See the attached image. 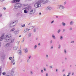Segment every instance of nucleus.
<instances>
[{
	"instance_id": "f257e3e1",
	"label": "nucleus",
	"mask_w": 76,
	"mask_h": 76,
	"mask_svg": "<svg viewBox=\"0 0 76 76\" xmlns=\"http://www.w3.org/2000/svg\"><path fill=\"white\" fill-rule=\"evenodd\" d=\"M25 9L27 10H29L28 13L29 15H33L35 13L36 9H32V7L31 6H29L28 7L25 8Z\"/></svg>"
},
{
	"instance_id": "f03ea898",
	"label": "nucleus",
	"mask_w": 76,
	"mask_h": 76,
	"mask_svg": "<svg viewBox=\"0 0 76 76\" xmlns=\"http://www.w3.org/2000/svg\"><path fill=\"white\" fill-rule=\"evenodd\" d=\"M12 38V36L10 34L7 35L4 38V41L6 42L10 41V40Z\"/></svg>"
},
{
	"instance_id": "7ed1b4c3",
	"label": "nucleus",
	"mask_w": 76,
	"mask_h": 76,
	"mask_svg": "<svg viewBox=\"0 0 76 76\" xmlns=\"http://www.w3.org/2000/svg\"><path fill=\"white\" fill-rule=\"evenodd\" d=\"M22 6V4L20 3H17L15 4L14 9L17 10L18 9L21 8Z\"/></svg>"
},
{
	"instance_id": "20e7f679",
	"label": "nucleus",
	"mask_w": 76,
	"mask_h": 76,
	"mask_svg": "<svg viewBox=\"0 0 76 76\" xmlns=\"http://www.w3.org/2000/svg\"><path fill=\"white\" fill-rule=\"evenodd\" d=\"M41 2L39 0L34 4V7L36 8L40 7H41Z\"/></svg>"
},
{
	"instance_id": "39448f33",
	"label": "nucleus",
	"mask_w": 76,
	"mask_h": 76,
	"mask_svg": "<svg viewBox=\"0 0 76 76\" xmlns=\"http://www.w3.org/2000/svg\"><path fill=\"white\" fill-rule=\"evenodd\" d=\"M18 23V21L15 20V21L11 22L10 24V26L11 27H13V26H15V25Z\"/></svg>"
},
{
	"instance_id": "423d86ee",
	"label": "nucleus",
	"mask_w": 76,
	"mask_h": 76,
	"mask_svg": "<svg viewBox=\"0 0 76 76\" xmlns=\"http://www.w3.org/2000/svg\"><path fill=\"white\" fill-rule=\"evenodd\" d=\"M41 3H42L43 4H45L47 3L48 2V0H39Z\"/></svg>"
},
{
	"instance_id": "0eeeda50",
	"label": "nucleus",
	"mask_w": 76,
	"mask_h": 76,
	"mask_svg": "<svg viewBox=\"0 0 76 76\" xmlns=\"http://www.w3.org/2000/svg\"><path fill=\"white\" fill-rule=\"evenodd\" d=\"M59 9L60 10H62V9H64L65 8V7L62 5H59Z\"/></svg>"
},
{
	"instance_id": "6e6552de",
	"label": "nucleus",
	"mask_w": 76,
	"mask_h": 76,
	"mask_svg": "<svg viewBox=\"0 0 76 76\" xmlns=\"http://www.w3.org/2000/svg\"><path fill=\"white\" fill-rule=\"evenodd\" d=\"M52 9V7H51L50 6H48L47 7V8H46L45 10L47 11L48 10H51Z\"/></svg>"
},
{
	"instance_id": "1a4fd4ad",
	"label": "nucleus",
	"mask_w": 76,
	"mask_h": 76,
	"mask_svg": "<svg viewBox=\"0 0 76 76\" xmlns=\"http://www.w3.org/2000/svg\"><path fill=\"white\" fill-rule=\"evenodd\" d=\"M4 35H1V37H0V41H2L3 39H4Z\"/></svg>"
},
{
	"instance_id": "9d476101",
	"label": "nucleus",
	"mask_w": 76,
	"mask_h": 76,
	"mask_svg": "<svg viewBox=\"0 0 76 76\" xmlns=\"http://www.w3.org/2000/svg\"><path fill=\"white\" fill-rule=\"evenodd\" d=\"M11 76H15V72L14 71H12L11 72Z\"/></svg>"
},
{
	"instance_id": "9b49d317",
	"label": "nucleus",
	"mask_w": 76,
	"mask_h": 76,
	"mask_svg": "<svg viewBox=\"0 0 76 76\" xmlns=\"http://www.w3.org/2000/svg\"><path fill=\"white\" fill-rule=\"evenodd\" d=\"M9 46V43H7V44L5 45H4V47L5 48H7V47H8Z\"/></svg>"
},
{
	"instance_id": "f8f14e48",
	"label": "nucleus",
	"mask_w": 76,
	"mask_h": 76,
	"mask_svg": "<svg viewBox=\"0 0 76 76\" xmlns=\"http://www.w3.org/2000/svg\"><path fill=\"white\" fill-rule=\"evenodd\" d=\"M52 37L53 38V39H56V36H55V35H54V34H52Z\"/></svg>"
},
{
	"instance_id": "ddd939ff",
	"label": "nucleus",
	"mask_w": 76,
	"mask_h": 76,
	"mask_svg": "<svg viewBox=\"0 0 76 76\" xmlns=\"http://www.w3.org/2000/svg\"><path fill=\"white\" fill-rule=\"evenodd\" d=\"M18 54H19V55H20L21 54H22V51H21L20 50H18Z\"/></svg>"
},
{
	"instance_id": "4468645a",
	"label": "nucleus",
	"mask_w": 76,
	"mask_h": 76,
	"mask_svg": "<svg viewBox=\"0 0 76 76\" xmlns=\"http://www.w3.org/2000/svg\"><path fill=\"white\" fill-rule=\"evenodd\" d=\"M24 50L25 53H28V49L27 48H26L24 49Z\"/></svg>"
},
{
	"instance_id": "2eb2a0df",
	"label": "nucleus",
	"mask_w": 76,
	"mask_h": 76,
	"mask_svg": "<svg viewBox=\"0 0 76 76\" xmlns=\"http://www.w3.org/2000/svg\"><path fill=\"white\" fill-rule=\"evenodd\" d=\"M15 41V39L13 38L11 39V41L10 42V43H12L13 42Z\"/></svg>"
},
{
	"instance_id": "dca6fc26",
	"label": "nucleus",
	"mask_w": 76,
	"mask_h": 76,
	"mask_svg": "<svg viewBox=\"0 0 76 76\" xmlns=\"http://www.w3.org/2000/svg\"><path fill=\"white\" fill-rule=\"evenodd\" d=\"M61 25L63 26H66V23H64V22H63L61 23Z\"/></svg>"
},
{
	"instance_id": "f3484780",
	"label": "nucleus",
	"mask_w": 76,
	"mask_h": 76,
	"mask_svg": "<svg viewBox=\"0 0 76 76\" xmlns=\"http://www.w3.org/2000/svg\"><path fill=\"white\" fill-rule=\"evenodd\" d=\"M17 49H18V46H15L14 47L13 50H16Z\"/></svg>"
},
{
	"instance_id": "a211bd4d",
	"label": "nucleus",
	"mask_w": 76,
	"mask_h": 76,
	"mask_svg": "<svg viewBox=\"0 0 76 76\" xmlns=\"http://www.w3.org/2000/svg\"><path fill=\"white\" fill-rule=\"evenodd\" d=\"M14 33L15 35H17V34H18L19 33V31H15L14 32Z\"/></svg>"
},
{
	"instance_id": "6ab92c4d",
	"label": "nucleus",
	"mask_w": 76,
	"mask_h": 76,
	"mask_svg": "<svg viewBox=\"0 0 76 76\" xmlns=\"http://www.w3.org/2000/svg\"><path fill=\"white\" fill-rule=\"evenodd\" d=\"M37 48V45H35L34 47V50H36Z\"/></svg>"
},
{
	"instance_id": "aec40b11",
	"label": "nucleus",
	"mask_w": 76,
	"mask_h": 76,
	"mask_svg": "<svg viewBox=\"0 0 76 76\" xmlns=\"http://www.w3.org/2000/svg\"><path fill=\"white\" fill-rule=\"evenodd\" d=\"M28 37H31L32 36V33H30L28 34Z\"/></svg>"
},
{
	"instance_id": "412c9836",
	"label": "nucleus",
	"mask_w": 76,
	"mask_h": 76,
	"mask_svg": "<svg viewBox=\"0 0 76 76\" xmlns=\"http://www.w3.org/2000/svg\"><path fill=\"white\" fill-rule=\"evenodd\" d=\"M64 54H67V50L66 49H64Z\"/></svg>"
},
{
	"instance_id": "4be33fe9",
	"label": "nucleus",
	"mask_w": 76,
	"mask_h": 76,
	"mask_svg": "<svg viewBox=\"0 0 76 76\" xmlns=\"http://www.w3.org/2000/svg\"><path fill=\"white\" fill-rule=\"evenodd\" d=\"M25 10H24V13H27V11H26V10H27L26 9H25Z\"/></svg>"
},
{
	"instance_id": "5701e85b",
	"label": "nucleus",
	"mask_w": 76,
	"mask_h": 76,
	"mask_svg": "<svg viewBox=\"0 0 76 76\" xmlns=\"http://www.w3.org/2000/svg\"><path fill=\"white\" fill-rule=\"evenodd\" d=\"M37 29V28H34L33 30V32L34 33L36 32V30Z\"/></svg>"
},
{
	"instance_id": "b1692460",
	"label": "nucleus",
	"mask_w": 76,
	"mask_h": 76,
	"mask_svg": "<svg viewBox=\"0 0 76 76\" xmlns=\"http://www.w3.org/2000/svg\"><path fill=\"white\" fill-rule=\"evenodd\" d=\"M15 28H12L10 31V32H12L13 31H15Z\"/></svg>"
},
{
	"instance_id": "393cba45",
	"label": "nucleus",
	"mask_w": 76,
	"mask_h": 76,
	"mask_svg": "<svg viewBox=\"0 0 76 76\" xmlns=\"http://www.w3.org/2000/svg\"><path fill=\"white\" fill-rule=\"evenodd\" d=\"M60 32H61V29H59L58 31H57V32L58 34H59Z\"/></svg>"
},
{
	"instance_id": "a878e982",
	"label": "nucleus",
	"mask_w": 76,
	"mask_h": 76,
	"mask_svg": "<svg viewBox=\"0 0 76 76\" xmlns=\"http://www.w3.org/2000/svg\"><path fill=\"white\" fill-rule=\"evenodd\" d=\"M11 61H12V63H13V62H14V61H15V59H14V58H12V59Z\"/></svg>"
},
{
	"instance_id": "bb28decb",
	"label": "nucleus",
	"mask_w": 76,
	"mask_h": 76,
	"mask_svg": "<svg viewBox=\"0 0 76 76\" xmlns=\"http://www.w3.org/2000/svg\"><path fill=\"white\" fill-rule=\"evenodd\" d=\"M30 62V59H28L27 60V63H29Z\"/></svg>"
},
{
	"instance_id": "cd10ccee",
	"label": "nucleus",
	"mask_w": 76,
	"mask_h": 76,
	"mask_svg": "<svg viewBox=\"0 0 76 76\" xmlns=\"http://www.w3.org/2000/svg\"><path fill=\"white\" fill-rule=\"evenodd\" d=\"M28 31V28H26L25 29L24 31V32L25 33L26 32H27V31Z\"/></svg>"
},
{
	"instance_id": "c85d7f7f",
	"label": "nucleus",
	"mask_w": 76,
	"mask_h": 76,
	"mask_svg": "<svg viewBox=\"0 0 76 76\" xmlns=\"http://www.w3.org/2000/svg\"><path fill=\"white\" fill-rule=\"evenodd\" d=\"M4 57H5L4 55H2L1 57V58H2V59H4Z\"/></svg>"
},
{
	"instance_id": "c756f323",
	"label": "nucleus",
	"mask_w": 76,
	"mask_h": 76,
	"mask_svg": "<svg viewBox=\"0 0 76 76\" xmlns=\"http://www.w3.org/2000/svg\"><path fill=\"white\" fill-rule=\"evenodd\" d=\"M20 1V0H15V3H18V2H19Z\"/></svg>"
},
{
	"instance_id": "7c9ffc66",
	"label": "nucleus",
	"mask_w": 76,
	"mask_h": 76,
	"mask_svg": "<svg viewBox=\"0 0 76 76\" xmlns=\"http://www.w3.org/2000/svg\"><path fill=\"white\" fill-rule=\"evenodd\" d=\"M46 58H47V59H48V54H46Z\"/></svg>"
},
{
	"instance_id": "2f4dec72",
	"label": "nucleus",
	"mask_w": 76,
	"mask_h": 76,
	"mask_svg": "<svg viewBox=\"0 0 76 76\" xmlns=\"http://www.w3.org/2000/svg\"><path fill=\"white\" fill-rule=\"evenodd\" d=\"M11 3H16L15 1V0H13L12 1H11Z\"/></svg>"
},
{
	"instance_id": "473e14b6",
	"label": "nucleus",
	"mask_w": 76,
	"mask_h": 76,
	"mask_svg": "<svg viewBox=\"0 0 76 76\" xmlns=\"http://www.w3.org/2000/svg\"><path fill=\"white\" fill-rule=\"evenodd\" d=\"M71 44H74V43H75V41L73 40L71 42Z\"/></svg>"
},
{
	"instance_id": "72a5a7b5",
	"label": "nucleus",
	"mask_w": 76,
	"mask_h": 76,
	"mask_svg": "<svg viewBox=\"0 0 76 76\" xmlns=\"http://www.w3.org/2000/svg\"><path fill=\"white\" fill-rule=\"evenodd\" d=\"M25 25L23 24V25H22L21 26V28H22L23 27H25Z\"/></svg>"
},
{
	"instance_id": "f704fd0d",
	"label": "nucleus",
	"mask_w": 76,
	"mask_h": 76,
	"mask_svg": "<svg viewBox=\"0 0 76 76\" xmlns=\"http://www.w3.org/2000/svg\"><path fill=\"white\" fill-rule=\"evenodd\" d=\"M70 25H73V21H71V22H70Z\"/></svg>"
},
{
	"instance_id": "c9c22d12",
	"label": "nucleus",
	"mask_w": 76,
	"mask_h": 76,
	"mask_svg": "<svg viewBox=\"0 0 76 76\" xmlns=\"http://www.w3.org/2000/svg\"><path fill=\"white\" fill-rule=\"evenodd\" d=\"M60 48H61V45H59L58 47V49H60Z\"/></svg>"
},
{
	"instance_id": "e433bc0d",
	"label": "nucleus",
	"mask_w": 76,
	"mask_h": 76,
	"mask_svg": "<svg viewBox=\"0 0 76 76\" xmlns=\"http://www.w3.org/2000/svg\"><path fill=\"white\" fill-rule=\"evenodd\" d=\"M54 20H53L51 22V24H52L53 23H54Z\"/></svg>"
},
{
	"instance_id": "4c0bfd02",
	"label": "nucleus",
	"mask_w": 76,
	"mask_h": 76,
	"mask_svg": "<svg viewBox=\"0 0 76 76\" xmlns=\"http://www.w3.org/2000/svg\"><path fill=\"white\" fill-rule=\"evenodd\" d=\"M60 39L61 40H62V39H63V36H61Z\"/></svg>"
},
{
	"instance_id": "58836bf2",
	"label": "nucleus",
	"mask_w": 76,
	"mask_h": 76,
	"mask_svg": "<svg viewBox=\"0 0 76 76\" xmlns=\"http://www.w3.org/2000/svg\"><path fill=\"white\" fill-rule=\"evenodd\" d=\"M66 3H67V2L66 1H65L64 2V5H65V4H66Z\"/></svg>"
},
{
	"instance_id": "ea45409f",
	"label": "nucleus",
	"mask_w": 76,
	"mask_h": 76,
	"mask_svg": "<svg viewBox=\"0 0 76 76\" xmlns=\"http://www.w3.org/2000/svg\"><path fill=\"white\" fill-rule=\"evenodd\" d=\"M12 57H10L9 58V60H12Z\"/></svg>"
},
{
	"instance_id": "a19ab883",
	"label": "nucleus",
	"mask_w": 76,
	"mask_h": 76,
	"mask_svg": "<svg viewBox=\"0 0 76 76\" xmlns=\"http://www.w3.org/2000/svg\"><path fill=\"white\" fill-rule=\"evenodd\" d=\"M31 56H29L28 57V59H31Z\"/></svg>"
},
{
	"instance_id": "79ce46f5",
	"label": "nucleus",
	"mask_w": 76,
	"mask_h": 76,
	"mask_svg": "<svg viewBox=\"0 0 76 76\" xmlns=\"http://www.w3.org/2000/svg\"><path fill=\"white\" fill-rule=\"evenodd\" d=\"M52 43H53V40H51L50 42V43L52 44Z\"/></svg>"
},
{
	"instance_id": "37998d69",
	"label": "nucleus",
	"mask_w": 76,
	"mask_h": 76,
	"mask_svg": "<svg viewBox=\"0 0 76 76\" xmlns=\"http://www.w3.org/2000/svg\"><path fill=\"white\" fill-rule=\"evenodd\" d=\"M43 70L45 72H46V71H47V70H46V69L45 68H44Z\"/></svg>"
},
{
	"instance_id": "c03bdc74",
	"label": "nucleus",
	"mask_w": 76,
	"mask_h": 76,
	"mask_svg": "<svg viewBox=\"0 0 76 76\" xmlns=\"http://www.w3.org/2000/svg\"><path fill=\"white\" fill-rule=\"evenodd\" d=\"M17 44H18V45H19V41H17Z\"/></svg>"
},
{
	"instance_id": "a18cd8bd",
	"label": "nucleus",
	"mask_w": 76,
	"mask_h": 76,
	"mask_svg": "<svg viewBox=\"0 0 76 76\" xmlns=\"http://www.w3.org/2000/svg\"><path fill=\"white\" fill-rule=\"evenodd\" d=\"M31 28H32V29H33V28H35V26H31Z\"/></svg>"
},
{
	"instance_id": "49530a36",
	"label": "nucleus",
	"mask_w": 76,
	"mask_h": 76,
	"mask_svg": "<svg viewBox=\"0 0 76 76\" xmlns=\"http://www.w3.org/2000/svg\"><path fill=\"white\" fill-rule=\"evenodd\" d=\"M75 74V73H74V72H72V76H73V75H74Z\"/></svg>"
},
{
	"instance_id": "de8ad7c7",
	"label": "nucleus",
	"mask_w": 76,
	"mask_h": 76,
	"mask_svg": "<svg viewBox=\"0 0 76 76\" xmlns=\"http://www.w3.org/2000/svg\"><path fill=\"white\" fill-rule=\"evenodd\" d=\"M41 72L42 73H44V71L42 69L41 70Z\"/></svg>"
},
{
	"instance_id": "09e8293b",
	"label": "nucleus",
	"mask_w": 76,
	"mask_h": 76,
	"mask_svg": "<svg viewBox=\"0 0 76 76\" xmlns=\"http://www.w3.org/2000/svg\"><path fill=\"white\" fill-rule=\"evenodd\" d=\"M72 28L70 27V28H69V30H70V31H72Z\"/></svg>"
},
{
	"instance_id": "8fccbe9b",
	"label": "nucleus",
	"mask_w": 76,
	"mask_h": 76,
	"mask_svg": "<svg viewBox=\"0 0 76 76\" xmlns=\"http://www.w3.org/2000/svg\"><path fill=\"white\" fill-rule=\"evenodd\" d=\"M53 45L50 48V49H53Z\"/></svg>"
},
{
	"instance_id": "3c124183",
	"label": "nucleus",
	"mask_w": 76,
	"mask_h": 76,
	"mask_svg": "<svg viewBox=\"0 0 76 76\" xmlns=\"http://www.w3.org/2000/svg\"><path fill=\"white\" fill-rule=\"evenodd\" d=\"M2 74H3V75H6V73L3 72V73H2Z\"/></svg>"
},
{
	"instance_id": "603ef678",
	"label": "nucleus",
	"mask_w": 76,
	"mask_h": 76,
	"mask_svg": "<svg viewBox=\"0 0 76 76\" xmlns=\"http://www.w3.org/2000/svg\"><path fill=\"white\" fill-rule=\"evenodd\" d=\"M30 73L31 75H32L33 74V72H32V71H31Z\"/></svg>"
},
{
	"instance_id": "864d4df0",
	"label": "nucleus",
	"mask_w": 76,
	"mask_h": 76,
	"mask_svg": "<svg viewBox=\"0 0 76 76\" xmlns=\"http://www.w3.org/2000/svg\"><path fill=\"white\" fill-rule=\"evenodd\" d=\"M3 9L4 10H6V8L5 7H3Z\"/></svg>"
},
{
	"instance_id": "5fc2aeb1",
	"label": "nucleus",
	"mask_w": 76,
	"mask_h": 76,
	"mask_svg": "<svg viewBox=\"0 0 76 76\" xmlns=\"http://www.w3.org/2000/svg\"><path fill=\"white\" fill-rule=\"evenodd\" d=\"M67 58H66V57L65 58V61H66V60H67Z\"/></svg>"
},
{
	"instance_id": "6e6d98bb",
	"label": "nucleus",
	"mask_w": 76,
	"mask_h": 76,
	"mask_svg": "<svg viewBox=\"0 0 76 76\" xmlns=\"http://www.w3.org/2000/svg\"><path fill=\"white\" fill-rule=\"evenodd\" d=\"M50 67L51 69H53V66H50Z\"/></svg>"
},
{
	"instance_id": "4d7b16f0",
	"label": "nucleus",
	"mask_w": 76,
	"mask_h": 76,
	"mask_svg": "<svg viewBox=\"0 0 76 76\" xmlns=\"http://www.w3.org/2000/svg\"><path fill=\"white\" fill-rule=\"evenodd\" d=\"M64 71H65V69H63L62 70V72H64Z\"/></svg>"
},
{
	"instance_id": "13d9d810",
	"label": "nucleus",
	"mask_w": 76,
	"mask_h": 76,
	"mask_svg": "<svg viewBox=\"0 0 76 76\" xmlns=\"http://www.w3.org/2000/svg\"><path fill=\"white\" fill-rule=\"evenodd\" d=\"M23 73H24V72H25V70L24 69L23 70Z\"/></svg>"
},
{
	"instance_id": "bf43d9fd",
	"label": "nucleus",
	"mask_w": 76,
	"mask_h": 76,
	"mask_svg": "<svg viewBox=\"0 0 76 76\" xmlns=\"http://www.w3.org/2000/svg\"><path fill=\"white\" fill-rule=\"evenodd\" d=\"M64 31H65V29H63V32H64Z\"/></svg>"
},
{
	"instance_id": "052dcab7",
	"label": "nucleus",
	"mask_w": 76,
	"mask_h": 76,
	"mask_svg": "<svg viewBox=\"0 0 76 76\" xmlns=\"http://www.w3.org/2000/svg\"><path fill=\"white\" fill-rule=\"evenodd\" d=\"M48 73H46V76H48Z\"/></svg>"
},
{
	"instance_id": "680f3d73",
	"label": "nucleus",
	"mask_w": 76,
	"mask_h": 76,
	"mask_svg": "<svg viewBox=\"0 0 76 76\" xmlns=\"http://www.w3.org/2000/svg\"><path fill=\"white\" fill-rule=\"evenodd\" d=\"M56 72H58V69H56Z\"/></svg>"
},
{
	"instance_id": "e2e57ef3",
	"label": "nucleus",
	"mask_w": 76,
	"mask_h": 76,
	"mask_svg": "<svg viewBox=\"0 0 76 76\" xmlns=\"http://www.w3.org/2000/svg\"><path fill=\"white\" fill-rule=\"evenodd\" d=\"M4 1V0H0V1L1 2Z\"/></svg>"
},
{
	"instance_id": "0e129e2a",
	"label": "nucleus",
	"mask_w": 76,
	"mask_h": 76,
	"mask_svg": "<svg viewBox=\"0 0 76 76\" xmlns=\"http://www.w3.org/2000/svg\"><path fill=\"white\" fill-rule=\"evenodd\" d=\"M15 62H14L13 63V65H15Z\"/></svg>"
},
{
	"instance_id": "69168bd1",
	"label": "nucleus",
	"mask_w": 76,
	"mask_h": 76,
	"mask_svg": "<svg viewBox=\"0 0 76 76\" xmlns=\"http://www.w3.org/2000/svg\"><path fill=\"white\" fill-rule=\"evenodd\" d=\"M38 45H41V43H39L38 44Z\"/></svg>"
},
{
	"instance_id": "338daca9",
	"label": "nucleus",
	"mask_w": 76,
	"mask_h": 76,
	"mask_svg": "<svg viewBox=\"0 0 76 76\" xmlns=\"http://www.w3.org/2000/svg\"><path fill=\"white\" fill-rule=\"evenodd\" d=\"M1 16H2V14H1L0 15V17H1Z\"/></svg>"
},
{
	"instance_id": "774afa93",
	"label": "nucleus",
	"mask_w": 76,
	"mask_h": 76,
	"mask_svg": "<svg viewBox=\"0 0 76 76\" xmlns=\"http://www.w3.org/2000/svg\"><path fill=\"white\" fill-rule=\"evenodd\" d=\"M63 76H66V74H64Z\"/></svg>"
}]
</instances>
